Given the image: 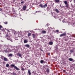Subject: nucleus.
Here are the masks:
<instances>
[{
    "mask_svg": "<svg viewBox=\"0 0 75 75\" xmlns=\"http://www.w3.org/2000/svg\"><path fill=\"white\" fill-rule=\"evenodd\" d=\"M6 38H7V40H10L11 42H12V39H11V36L10 35V33H7V34L6 35Z\"/></svg>",
    "mask_w": 75,
    "mask_h": 75,
    "instance_id": "f257e3e1",
    "label": "nucleus"
},
{
    "mask_svg": "<svg viewBox=\"0 0 75 75\" xmlns=\"http://www.w3.org/2000/svg\"><path fill=\"white\" fill-rule=\"evenodd\" d=\"M11 67H13V68H15L16 70H17V71H18V70H19V69L17 68L16 66L14 65L13 64H12L11 65Z\"/></svg>",
    "mask_w": 75,
    "mask_h": 75,
    "instance_id": "f03ea898",
    "label": "nucleus"
},
{
    "mask_svg": "<svg viewBox=\"0 0 75 75\" xmlns=\"http://www.w3.org/2000/svg\"><path fill=\"white\" fill-rule=\"evenodd\" d=\"M17 56H18L19 57H21V58H22V55H21V54H20V52H18L17 54Z\"/></svg>",
    "mask_w": 75,
    "mask_h": 75,
    "instance_id": "7ed1b4c3",
    "label": "nucleus"
},
{
    "mask_svg": "<svg viewBox=\"0 0 75 75\" xmlns=\"http://www.w3.org/2000/svg\"><path fill=\"white\" fill-rule=\"evenodd\" d=\"M65 35H66V33H64L62 34H61L60 35V37H61L63 36H65Z\"/></svg>",
    "mask_w": 75,
    "mask_h": 75,
    "instance_id": "20e7f679",
    "label": "nucleus"
},
{
    "mask_svg": "<svg viewBox=\"0 0 75 75\" xmlns=\"http://www.w3.org/2000/svg\"><path fill=\"white\" fill-rule=\"evenodd\" d=\"M40 62L41 64H45V63H46V62L43 60H41L40 61Z\"/></svg>",
    "mask_w": 75,
    "mask_h": 75,
    "instance_id": "39448f33",
    "label": "nucleus"
},
{
    "mask_svg": "<svg viewBox=\"0 0 75 75\" xmlns=\"http://www.w3.org/2000/svg\"><path fill=\"white\" fill-rule=\"evenodd\" d=\"M27 7V6L25 5L23 6V9L24 11L25 10V9H26V8Z\"/></svg>",
    "mask_w": 75,
    "mask_h": 75,
    "instance_id": "423d86ee",
    "label": "nucleus"
},
{
    "mask_svg": "<svg viewBox=\"0 0 75 75\" xmlns=\"http://www.w3.org/2000/svg\"><path fill=\"white\" fill-rule=\"evenodd\" d=\"M24 47H27V48H29L30 47V45L28 44H26L24 45Z\"/></svg>",
    "mask_w": 75,
    "mask_h": 75,
    "instance_id": "0eeeda50",
    "label": "nucleus"
},
{
    "mask_svg": "<svg viewBox=\"0 0 75 75\" xmlns=\"http://www.w3.org/2000/svg\"><path fill=\"white\" fill-rule=\"evenodd\" d=\"M46 33H47V32L45 30H42V31L41 32L42 34H45Z\"/></svg>",
    "mask_w": 75,
    "mask_h": 75,
    "instance_id": "6e6552de",
    "label": "nucleus"
},
{
    "mask_svg": "<svg viewBox=\"0 0 75 75\" xmlns=\"http://www.w3.org/2000/svg\"><path fill=\"white\" fill-rule=\"evenodd\" d=\"M28 72L29 75H31V71H30V69L28 70Z\"/></svg>",
    "mask_w": 75,
    "mask_h": 75,
    "instance_id": "1a4fd4ad",
    "label": "nucleus"
},
{
    "mask_svg": "<svg viewBox=\"0 0 75 75\" xmlns=\"http://www.w3.org/2000/svg\"><path fill=\"white\" fill-rule=\"evenodd\" d=\"M46 71L47 73H49L50 72V69L48 68H47L46 69Z\"/></svg>",
    "mask_w": 75,
    "mask_h": 75,
    "instance_id": "9d476101",
    "label": "nucleus"
},
{
    "mask_svg": "<svg viewBox=\"0 0 75 75\" xmlns=\"http://www.w3.org/2000/svg\"><path fill=\"white\" fill-rule=\"evenodd\" d=\"M33 38H35V36H36V35L34 34H32Z\"/></svg>",
    "mask_w": 75,
    "mask_h": 75,
    "instance_id": "9b49d317",
    "label": "nucleus"
},
{
    "mask_svg": "<svg viewBox=\"0 0 75 75\" xmlns=\"http://www.w3.org/2000/svg\"><path fill=\"white\" fill-rule=\"evenodd\" d=\"M4 61H8V59H7V58L6 57H4Z\"/></svg>",
    "mask_w": 75,
    "mask_h": 75,
    "instance_id": "f8f14e48",
    "label": "nucleus"
},
{
    "mask_svg": "<svg viewBox=\"0 0 75 75\" xmlns=\"http://www.w3.org/2000/svg\"><path fill=\"white\" fill-rule=\"evenodd\" d=\"M65 6H66L65 7L67 8H69V4H66Z\"/></svg>",
    "mask_w": 75,
    "mask_h": 75,
    "instance_id": "ddd939ff",
    "label": "nucleus"
},
{
    "mask_svg": "<svg viewBox=\"0 0 75 75\" xmlns=\"http://www.w3.org/2000/svg\"><path fill=\"white\" fill-rule=\"evenodd\" d=\"M55 3H59V0H54Z\"/></svg>",
    "mask_w": 75,
    "mask_h": 75,
    "instance_id": "4468645a",
    "label": "nucleus"
},
{
    "mask_svg": "<svg viewBox=\"0 0 75 75\" xmlns=\"http://www.w3.org/2000/svg\"><path fill=\"white\" fill-rule=\"evenodd\" d=\"M39 6L41 8H43V6H42V4H40V5H39Z\"/></svg>",
    "mask_w": 75,
    "mask_h": 75,
    "instance_id": "2eb2a0df",
    "label": "nucleus"
},
{
    "mask_svg": "<svg viewBox=\"0 0 75 75\" xmlns=\"http://www.w3.org/2000/svg\"><path fill=\"white\" fill-rule=\"evenodd\" d=\"M47 7V4H45L43 6V8H45Z\"/></svg>",
    "mask_w": 75,
    "mask_h": 75,
    "instance_id": "dca6fc26",
    "label": "nucleus"
},
{
    "mask_svg": "<svg viewBox=\"0 0 75 75\" xmlns=\"http://www.w3.org/2000/svg\"><path fill=\"white\" fill-rule=\"evenodd\" d=\"M55 11H56L57 13H59V11H58V10L57 9H56L55 10Z\"/></svg>",
    "mask_w": 75,
    "mask_h": 75,
    "instance_id": "f3484780",
    "label": "nucleus"
},
{
    "mask_svg": "<svg viewBox=\"0 0 75 75\" xmlns=\"http://www.w3.org/2000/svg\"><path fill=\"white\" fill-rule=\"evenodd\" d=\"M24 43H27V42H28V41L25 39L24 40Z\"/></svg>",
    "mask_w": 75,
    "mask_h": 75,
    "instance_id": "a211bd4d",
    "label": "nucleus"
},
{
    "mask_svg": "<svg viewBox=\"0 0 75 75\" xmlns=\"http://www.w3.org/2000/svg\"><path fill=\"white\" fill-rule=\"evenodd\" d=\"M31 35V33H29L28 34V37H30Z\"/></svg>",
    "mask_w": 75,
    "mask_h": 75,
    "instance_id": "6ab92c4d",
    "label": "nucleus"
},
{
    "mask_svg": "<svg viewBox=\"0 0 75 75\" xmlns=\"http://www.w3.org/2000/svg\"><path fill=\"white\" fill-rule=\"evenodd\" d=\"M53 44V43L52 42H49V44L50 45H52Z\"/></svg>",
    "mask_w": 75,
    "mask_h": 75,
    "instance_id": "aec40b11",
    "label": "nucleus"
},
{
    "mask_svg": "<svg viewBox=\"0 0 75 75\" xmlns=\"http://www.w3.org/2000/svg\"><path fill=\"white\" fill-rule=\"evenodd\" d=\"M69 60L70 61H73V59L70 58L69 59Z\"/></svg>",
    "mask_w": 75,
    "mask_h": 75,
    "instance_id": "412c9836",
    "label": "nucleus"
},
{
    "mask_svg": "<svg viewBox=\"0 0 75 75\" xmlns=\"http://www.w3.org/2000/svg\"><path fill=\"white\" fill-rule=\"evenodd\" d=\"M4 57L3 56H1V58L2 59H4Z\"/></svg>",
    "mask_w": 75,
    "mask_h": 75,
    "instance_id": "4be33fe9",
    "label": "nucleus"
},
{
    "mask_svg": "<svg viewBox=\"0 0 75 75\" xmlns=\"http://www.w3.org/2000/svg\"><path fill=\"white\" fill-rule=\"evenodd\" d=\"M64 3L65 4H67V1H65L64 2Z\"/></svg>",
    "mask_w": 75,
    "mask_h": 75,
    "instance_id": "5701e85b",
    "label": "nucleus"
},
{
    "mask_svg": "<svg viewBox=\"0 0 75 75\" xmlns=\"http://www.w3.org/2000/svg\"><path fill=\"white\" fill-rule=\"evenodd\" d=\"M13 55V54H9V57H12V56Z\"/></svg>",
    "mask_w": 75,
    "mask_h": 75,
    "instance_id": "b1692460",
    "label": "nucleus"
},
{
    "mask_svg": "<svg viewBox=\"0 0 75 75\" xmlns=\"http://www.w3.org/2000/svg\"><path fill=\"white\" fill-rule=\"evenodd\" d=\"M9 67V64H6V67Z\"/></svg>",
    "mask_w": 75,
    "mask_h": 75,
    "instance_id": "393cba45",
    "label": "nucleus"
},
{
    "mask_svg": "<svg viewBox=\"0 0 75 75\" xmlns=\"http://www.w3.org/2000/svg\"><path fill=\"white\" fill-rule=\"evenodd\" d=\"M70 51L71 53H72V52H74V50H70Z\"/></svg>",
    "mask_w": 75,
    "mask_h": 75,
    "instance_id": "a878e982",
    "label": "nucleus"
},
{
    "mask_svg": "<svg viewBox=\"0 0 75 75\" xmlns=\"http://www.w3.org/2000/svg\"><path fill=\"white\" fill-rule=\"evenodd\" d=\"M21 70L22 71H24V68H23L21 69Z\"/></svg>",
    "mask_w": 75,
    "mask_h": 75,
    "instance_id": "bb28decb",
    "label": "nucleus"
},
{
    "mask_svg": "<svg viewBox=\"0 0 75 75\" xmlns=\"http://www.w3.org/2000/svg\"><path fill=\"white\" fill-rule=\"evenodd\" d=\"M45 67H46V68H49V67L48 66V65H45Z\"/></svg>",
    "mask_w": 75,
    "mask_h": 75,
    "instance_id": "cd10ccee",
    "label": "nucleus"
},
{
    "mask_svg": "<svg viewBox=\"0 0 75 75\" xmlns=\"http://www.w3.org/2000/svg\"><path fill=\"white\" fill-rule=\"evenodd\" d=\"M2 27H3L1 26V25H0V30H1Z\"/></svg>",
    "mask_w": 75,
    "mask_h": 75,
    "instance_id": "c85d7f7f",
    "label": "nucleus"
},
{
    "mask_svg": "<svg viewBox=\"0 0 75 75\" xmlns=\"http://www.w3.org/2000/svg\"><path fill=\"white\" fill-rule=\"evenodd\" d=\"M4 23L5 24H7V22H4Z\"/></svg>",
    "mask_w": 75,
    "mask_h": 75,
    "instance_id": "c756f323",
    "label": "nucleus"
},
{
    "mask_svg": "<svg viewBox=\"0 0 75 75\" xmlns=\"http://www.w3.org/2000/svg\"><path fill=\"white\" fill-rule=\"evenodd\" d=\"M21 4H24V2L23 1H22L21 3Z\"/></svg>",
    "mask_w": 75,
    "mask_h": 75,
    "instance_id": "7c9ffc66",
    "label": "nucleus"
},
{
    "mask_svg": "<svg viewBox=\"0 0 75 75\" xmlns=\"http://www.w3.org/2000/svg\"><path fill=\"white\" fill-rule=\"evenodd\" d=\"M56 33H58V32H59V30H56Z\"/></svg>",
    "mask_w": 75,
    "mask_h": 75,
    "instance_id": "2f4dec72",
    "label": "nucleus"
},
{
    "mask_svg": "<svg viewBox=\"0 0 75 75\" xmlns=\"http://www.w3.org/2000/svg\"><path fill=\"white\" fill-rule=\"evenodd\" d=\"M13 74L14 75H16V73H13Z\"/></svg>",
    "mask_w": 75,
    "mask_h": 75,
    "instance_id": "473e14b6",
    "label": "nucleus"
},
{
    "mask_svg": "<svg viewBox=\"0 0 75 75\" xmlns=\"http://www.w3.org/2000/svg\"><path fill=\"white\" fill-rule=\"evenodd\" d=\"M2 10H3V9H2V8H0V11H2Z\"/></svg>",
    "mask_w": 75,
    "mask_h": 75,
    "instance_id": "72a5a7b5",
    "label": "nucleus"
},
{
    "mask_svg": "<svg viewBox=\"0 0 75 75\" xmlns=\"http://www.w3.org/2000/svg\"><path fill=\"white\" fill-rule=\"evenodd\" d=\"M47 55H50V53H47Z\"/></svg>",
    "mask_w": 75,
    "mask_h": 75,
    "instance_id": "f704fd0d",
    "label": "nucleus"
},
{
    "mask_svg": "<svg viewBox=\"0 0 75 75\" xmlns=\"http://www.w3.org/2000/svg\"><path fill=\"white\" fill-rule=\"evenodd\" d=\"M7 31H8V32H10V31L8 30H7Z\"/></svg>",
    "mask_w": 75,
    "mask_h": 75,
    "instance_id": "c9c22d12",
    "label": "nucleus"
},
{
    "mask_svg": "<svg viewBox=\"0 0 75 75\" xmlns=\"http://www.w3.org/2000/svg\"><path fill=\"white\" fill-rule=\"evenodd\" d=\"M74 2H75V0H74Z\"/></svg>",
    "mask_w": 75,
    "mask_h": 75,
    "instance_id": "e433bc0d",
    "label": "nucleus"
},
{
    "mask_svg": "<svg viewBox=\"0 0 75 75\" xmlns=\"http://www.w3.org/2000/svg\"><path fill=\"white\" fill-rule=\"evenodd\" d=\"M1 35V33H0V35Z\"/></svg>",
    "mask_w": 75,
    "mask_h": 75,
    "instance_id": "4c0bfd02",
    "label": "nucleus"
},
{
    "mask_svg": "<svg viewBox=\"0 0 75 75\" xmlns=\"http://www.w3.org/2000/svg\"><path fill=\"white\" fill-rule=\"evenodd\" d=\"M36 13H37V11H36Z\"/></svg>",
    "mask_w": 75,
    "mask_h": 75,
    "instance_id": "58836bf2",
    "label": "nucleus"
},
{
    "mask_svg": "<svg viewBox=\"0 0 75 75\" xmlns=\"http://www.w3.org/2000/svg\"><path fill=\"white\" fill-rule=\"evenodd\" d=\"M57 49H58V47H57Z\"/></svg>",
    "mask_w": 75,
    "mask_h": 75,
    "instance_id": "ea45409f",
    "label": "nucleus"
},
{
    "mask_svg": "<svg viewBox=\"0 0 75 75\" xmlns=\"http://www.w3.org/2000/svg\"><path fill=\"white\" fill-rule=\"evenodd\" d=\"M63 30H65V29H64Z\"/></svg>",
    "mask_w": 75,
    "mask_h": 75,
    "instance_id": "a19ab883",
    "label": "nucleus"
},
{
    "mask_svg": "<svg viewBox=\"0 0 75 75\" xmlns=\"http://www.w3.org/2000/svg\"><path fill=\"white\" fill-rule=\"evenodd\" d=\"M64 72H65V70H64Z\"/></svg>",
    "mask_w": 75,
    "mask_h": 75,
    "instance_id": "79ce46f5",
    "label": "nucleus"
},
{
    "mask_svg": "<svg viewBox=\"0 0 75 75\" xmlns=\"http://www.w3.org/2000/svg\"><path fill=\"white\" fill-rule=\"evenodd\" d=\"M1 63H0V64Z\"/></svg>",
    "mask_w": 75,
    "mask_h": 75,
    "instance_id": "37998d69",
    "label": "nucleus"
}]
</instances>
